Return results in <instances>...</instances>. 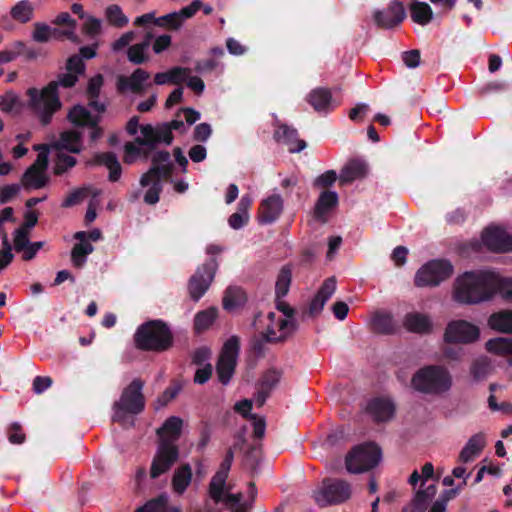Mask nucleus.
Returning a JSON list of instances; mask_svg holds the SVG:
<instances>
[{
	"mask_svg": "<svg viewBox=\"0 0 512 512\" xmlns=\"http://www.w3.org/2000/svg\"><path fill=\"white\" fill-rule=\"evenodd\" d=\"M2 245H3V248H2V250H0V269L7 267L14 258L13 254H12V247L9 243V240H8V237L6 234L3 235Z\"/></svg>",
	"mask_w": 512,
	"mask_h": 512,
	"instance_id": "obj_60",
	"label": "nucleus"
},
{
	"mask_svg": "<svg viewBox=\"0 0 512 512\" xmlns=\"http://www.w3.org/2000/svg\"><path fill=\"white\" fill-rule=\"evenodd\" d=\"M335 291H336L335 278L326 279L309 304L310 314L318 315L323 310L326 302L333 296Z\"/></svg>",
	"mask_w": 512,
	"mask_h": 512,
	"instance_id": "obj_24",
	"label": "nucleus"
},
{
	"mask_svg": "<svg viewBox=\"0 0 512 512\" xmlns=\"http://www.w3.org/2000/svg\"><path fill=\"white\" fill-rule=\"evenodd\" d=\"M25 96L27 114L37 119L42 126L49 125L62 107L55 82L41 88L30 87L25 91Z\"/></svg>",
	"mask_w": 512,
	"mask_h": 512,
	"instance_id": "obj_3",
	"label": "nucleus"
},
{
	"mask_svg": "<svg viewBox=\"0 0 512 512\" xmlns=\"http://www.w3.org/2000/svg\"><path fill=\"white\" fill-rule=\"evenodd\" d=\"M453 273V266L446 260H431L422 265L415 274L417 287H435L447 280Z\"/></svg>",
	"mask_w": 512,
	"mask_h": 512,
	"instance_id": "obj_10",
	"label": "nucleus"
},
{
	"mask_svg": "<svg viewBox=\"0 0 512 512\" xmlns=\"http://www.w3.org/2000/svg\"><path fill=\"white\" fill-rule=\"evenodd\" d=\"M0 109L14 116H22L26 112V96L21 99L15 92L8 91L0 98Z\"/></svg>",
	"mask_w": 512,
	"mask_h": 512,
	"instance_id": "obj_30",
	"label": "nucleus"
},
{
	"mask_svg": "<svg viewBox=\"0 0 512 512\" xmlns=\"http://www.w3.org/2000/svg\"><path fill=\"white\" fill-rule=\"evenodd\" d=\"M275 138L285 144L291 153L300 152L306 147L305 141L298 139L297 131L286 125H282L276 130Z\"/></svg>",
	"mask_w": 512,
	"mask_h": 512,
	"instance_id": "obj_27",
	"label": "nucleus"
},
{
	"mask_svg": "<svg viewBox=\"0 0 512 512\" xmlns=\"http://www.w3.org/2000/svg\"><path fill=\"white\" fill-rule=\"evenodd\" d=\"M367 410L376 421H388L393 417L395 408L389 399H373Z\"/></svg>",
	"mask_w": 512,
	"mask_h": 512,
	"instance_id": "obj_34",
	"label": "nucleus"
},
{
	"mask_svg": "<svg viewBox=\"0 0 512 512\" xmlns=\"http://www.w3.org/2000/svg\"><path fill=\"white\" fill-rule=\"evenodd\" d=\"M54 23L57 24V25H66V26H68L69 29L66 30V31H63L62 35L67 37L68 39H70L72 41H77V35L75 33L76 22L71 18L69 13L63 12V13L59 14L55 18Z\"/></svg>",
	"mask_w": 512,
	"mask_h": 512,
	"instance_id": "obj_55",
	"label": "nucleus"
},
{
	"mask_svg": "<svg viewBox=\"0 0 512 512\" xmlns=\"http://www.w3.org/2000/svg\"><path fill=\"white\" fill-rule=\"evenodd\" d=\"M496 283L493 285V297L499 294L502 298L512 302V277H502L494 271Z\"/></svg>",
	"mask_w": 512,
	"mask_h": 512,
	"instance_id": "obj_48",
	"label": "nucleus"
},
{
	"mask_svg": "<svg viewBox=\"0 0 512 512\" xmlns=\"http://www.w3.org/2000/svg\"><path fill=\"white\" fill-rule=\"evenodd\" d=\"M90 194L93 195V198H96L97 196L100 195V192L95 190V189H91V188H84V189L75 191V192L71 193L66 198V200L63 203V205L64 206H72V205L78 203L81 199L87 197Z\"/></svg>",
	"mask_w": 512,
	"mask_h": 512,
	"instance_id": "obj_59",
	"label": "nucleus"
},
{
	"mask_svg": "<svg viewBox=\"0 0 512 512\" xmlns=\"http://www.w3.org/2000/svg\"><path fill=\"white\" fill-rule=\"evenodd\" d=\"M410 15L414 22L426 25L432 20L433 11L427 2L411 0Z\"/></svg>",
	"mask_w": 512,
	"mask_h": 512,
	"instance_id": "obj_42",
	"label": "nucleus"
},
{
	"mask_svg": "<svg viewBox=\"0 0 512 512\" xmlns=\"http://www.w3.org/2000/svg\"><path fill=\"white\" fill-rule=\"evenodd\" d=\"M149 150L150 149L136 141L126 143L124 147V161L131 164L137 159L146 156Z\"/></svg>",
	"mask_w": 512,
	"mask_h": 512,
	"instance_id": "obj_51",
	"label": "nucleus"
},
{
	"mask_svg": "<svg viewBox=\"0 0 512 512\" xmlns=\"http://www.w3.org/2000/svg\"><path fill=\"white\" fill-rule=\"evenodd\" d=\"M457 491H445L437 500H435L428 512H445L450 498L455 496Z\"/></svg>",
	"mask_w": 512,
	"mask_h": 512,
	"instance_id": "obj_63",
	"label": "nucleus"
},
{
	"mask_svg": "<svg viewBox=\"0 0 512 512\" xmlns=\"http://www.w3.org/2000/svg\"><path fill=\"white\" fill-rule=\"evenodd\" d=\"M89 107L96 114H92L91 111L82 105H76L70 110L68 118L75 126L89 128L90 138L94 141L101 135V130L96 124L99 121V115L104 112L105 107L103 104L94 101L90 102Z\"/></svg>",
	"mask_w": 512,
	"mask_h": 512,
	"instance_id": "obj_12",
	"label": "nucleus"
},
{
	"mask_svg": "<svg viewBox=\"0 0 512 512\" xmlns=\"http://www.w3.org/2000/svg\"><path fill=\"white\" fill-rule=\"evenodd\" d=\"M351 496L350 485L343 480L324 482L323 489L315 494V500L321 504H337L346 501Z\"/></svg>",
	"mask_w": 512,
	"mask_h": 512,
	"instance_id": "obj_16",
	"label": "nucleus"
},
{
	"mask_svg": "<svg viewBox=\"0 0 512 512\" xmlns=\"http://www.w3.org/2000/svg\"><path fill=\"white\" fill-rule=\"evenodd\" d=\"M281 372L276 369L268 370L262 378L261 392L257 398L259 405H262L266 399L267 393L272 390L281 380Z\"/></svg>",
	"mask_w": 512,
	"mask_h": 512,
	"instance_id": "obj_45",
	"label": "nucleus"
},
{
	"mask_svg": "<svg viewBox=\"0 0 512 512\" xmlns=\"http://www.w3.org/2000/svg\"><path fill=\"white\" fill-rule=\"evenodd\" d=\"M105 17L110 25L118 28L126 26L129 22L128 17L123 13L121 7L116 4L109 5L105 9Z\"/></svg>",
	"mask_w": 512,
	"mask_h": 512,
	"instance_id": "obj_49",
	"label": "nucleus"
},
{
	"mask_svg": "<svg viewBox=\"0 0 512 512\" xmlns=\"http://www.w3.org/2000/svg\"><path fill=\"white\" fill-rule=\"evenodd\" d=\"M56 34L57 30H53L49 26L44 24H37L35 26L32 37L36 42H48L51 39L55 38Z\"/></svg>",
	"mask_w": 512,
	"mask_h": 512,
	"instance_id": "obj_57",
	"label": "nucleus"
},
{
	"mask_svg": "<svg viewBox=\"0 0 512 512\" xmlns=\"http://www.w3.org/2000/svg\"><path fill=\"white\" fill-rule=\"evenodd\" d=\"M150 78V74L142 69H136L131 76L121 77L119 79V88L122 90H130L134 93H141L146 89V83Z\"/></svg>",
	"mask_w": 512,
	"mask_h": 512,
	"instance_id": "obj_29",
	"label": "nucleus"
},
{
	"mask_svg": "<svg viewBox=\"0 0 512 512\" xmlns=\"http://www.w3.org/2000/svg\"><path fill=\"white\" fill-rule=\"evenodd\" d=\"M178 456L179 452L175 444H159L150 469L151 477L157 478L166 473L177 461Z\"/></svg>",
	"mask_w": 512,
	"mask_h": 512,
	"instance_id": "obj_17",
	"label": "nucleus"
},
{
	"mask_svg": "<svg viewBox=\"0 0 512 512\" xmlns=\"http://www.w3.org/2000/svg\"><path fill=\"white\" fill-rule=\"evenodd\" d=\"M437 494V487L434 484L415 492L411 501L406 504L402 512H425Z\"/></svg>",
	"mask_w": 512,
	"mask_h": 512,
	"instance_id": "obj_23",
	"label": "nucleus"
},
{
	"mask_svg": "<svg viewBox=\"0 0 512 512\" xmlns=\"http://www.w3.org/2000/svg\"><path fill=\"white\" fill-rule=\"evenodd\" d=\"M75 238L80 241L71 252V260L74 266L82 267L86 262L88 254L92 253L93 246L86 240V232L80 231L75 234Z\"/></svg>",
	"mask_w": 512,
	"mask_h": 512,
	"instance_id": "obj_36",
	"label": "nucleus"
},
{
	"mask_svg": "<svg viewBox=\"0 0 512 512\" xmlns=\"http://www.w3.org/2000/svg\"><path fill=\"white\" fill-rule=\"evenodd\" d=\"M102 21L94 16L88 15L83 19L82 30L88 36L94 37L101 32Z\"/></svg>",
	"mask_w": 512,
	"mask_h": 512,
	"instance_id": "obj_56",
	"label": "nucleus"
},
{
	"mask_svg": "<svg viewBox=\"0 0 512 512\" xmlns=\"http://www.w3.org/2000/svg\"><path fill=\"white\" fill-rule=\"evenodd\" d=\"M259 334L267 341H282L291 336L296 330V323L289 313L269 312L259 315L254 321Z\"/></svg>",
	"mask_w": 512,
	"mask_h": 512,
	"instance_id": "obj_5",
	"label": "nucleus"
},
{
	"mask_svg": "<svg viewBox=\"0 0 512 512\" xmlns=\"http://www.w3.org/2000/svg\"><path fill=\"white\" fill-rule=\"evenodd\" d=\"M169 160L170 155L168 152H158L154 156V162L163 163V167L154 166L141 177V186L149 187L144 195V201L147 204L153 205L159 201V193L161 191L160 178L166 173V164L169 163Z\"/></svg>",
	"mask_w": 512,
	"mask_h": 512,
	"instance_id": "obj_11",
	"label": "nucleus"
},
{
	"mask_svg": "<svg viewBox=\"0 0 512 512\" xmlns=\"http://www.w3.org/2000/svg\"><path fill=\"white\" fill-rule=\"evenodd\" d=\"M29 236L30 232L26 228H18L14 232L13 245L17 252L23 250L30 243Z\"/></svg>",
	"mask_w": 512,
	"mask_h": 512,
	"instance_id": "obj_61",
	"label": "nucleus"
},
{
	"mask_svg": "<svg viewBox=\"0 0 512 512\" xmlns=\"http://www.w3.org/2000/svg\"><path fill=\"white\" fill-rule=\"evenodd\" d=\"M491 370H492V367H491L490 362L487 359L482 358V359L477 360L473 364V366L471 368V373H472L474 379L482 380L490 374Z\"/></svg>",
	"mask_w": 512,
	"mask_h": 512,
	"instance_id": "obj_58",
	"label": "nucleus"
},
{
	"mask_svg": "<svg viewBox=\"0 0 512 512\" xmlns=\"http://www.w3.org/2000/svg\"><path fill=\"white\" fill-rule=\"evenodd\" d=\"M40 149L35 163L23 175L22 184L25 187L39 189L47 183L46 167L49 156L54 163L55 174H62L75 166L76 159L68 153H79L82 143L78 132L67 131L61 134L57 142Z\"/></svg>",
	"mask_w": 512,
	"mask_h": 512,
	"instance_id": "obj_1",
	"label": "nucleus"
},
{
	"mask_svg": "<svg viewBox=\"0 0 512 512\" xmlns=\"http://www.w3.org/2000/svg\"><path fill=\"white\" fill-rule=\"evenodd\" d=\"M338 204V195L334 191H324L319 196L315 206V216L322 222L326 221L327 214Z\"/></svg>",
	"mask_w": 512,
	"mask_h": 512,
	"instance_id": "obj_37",
	"label": "nucleus"
},
{
	"mask_svg": "<svg viewBox=\"0 0 512 512\" xmlns=\"http://www.w3.org/2000/svg\"><path fill=\"white\" fill-rule=\"evenodd\" d=\"M239 352L238 340L235 337L228 339L222 349L218 363L217 375L222 384H228L234 374Z\"/></svg>",
	"mask_w": 512,
	"mask_h": 512,
	"instance_id": "obj_15",
	"label": "nucleus"
},
{
	"mask_svg": "<svg viewBox=\"0 0 512 512\" xmlns=\"http://www.w3.org/2000/svg\"><path fill=\"white\" fill-rule=\"evenodd\" d=\"M487 353L502 358L512 366V339L508 337L491 338L485 343Z\"/></svg>",
	"mask_w": 512,
	"mask_h": 512,
	"instance_id": "obj_25",
	"label": "nucleus"
},
{
	"mask_svg": "<svg viewBox=\"0 0 512 512\" xmlns=\"http://www.w3.org/2000/svg\"><path fill=\"white\" fill-rule=\"evenodd\" d=\"M246 302V295L239 287H229L223 297V307L228 311H234L243 306Z\"/></svg>",
	"mask_w": 512,
	"mask_h": 512,
	"instance_id": "obj_44",
	"label": "nucleus"
},
{
	"mask_svg": "<svg viewBox=\"0 0 512 512\" xmlns=\"http://www.w3.org/2000/svg\"><path fill=\"white\" fill-rule=\"evenodd\" d=\"M218 264L215 259H210L201 267H199L194 275L190 278L188 284V290L190 297L195 301H199L200 298L206 293L210 287Z\"/></svg>",
	"mask_w": 512,
	"mask_h": 512,
	"instance_id": "obj_14",
	"label": "nucleus"
},
{
	"mask_svg": "<svg viewBox=\"0 0 512 512\" xmlns=\"http://www.w3.org/2000/svg\"><path fill=\"white\" fill-rule=\"evenodd\" d=\"M382 459L380 448L372 443L355 446L346 456L345 465L349 473L359 474L376 467Z\"/></svg>",
	"mask_w": 512,
	"mask_h": 512,
	"instance_id": "obj_8",
	"label": "nucleus"
},
{
	"mask_svg": "<svg viewBox=\"0 0 512 512\" xmlns=\"http://www.w3.org/2000/svg\"><path fill=\"white\" fill-rule=\"evenodd\" d=\"M136 512H179V510L168 507L167 498L160 497L158 499L149 501Z\"/></svg>",
	"mask_w": 512,
	"mask_h": 512,
	"instance_id": "obj_54",
	"label": "nucleus"
},
{
	"mask_svg": "<svg viewBox=\"0 0 512 512\" xmlns=\"http://www.w3.org/2000/svg\"><path fill=\"white\" fill-rule=\"evenodd\" d=\"M143 383L135 379L123 391L118 402L114 404L112 419L124 423L128 415L140 413L144 408V398L142 395Z\"/></svg>",
	"mask_w": 512,
	"mask_h": 512,
	"instance_id": "obj_9",
	"label": "nucleus"
},
{
	"mask_svg": "<svg viewBox=\"0 0 512 512\" xmlns=\"http://www.w3.org/2000/svg\"><path fill=\"white\" fill-rule=\"evenodd\" d=\"M283 199L279 194H272L264 198L258 210V221L261 224L275 222L283 212Z\"/></svg>",
	"mask_w": 512,
	"mask_h": 512,
	"instance_id": "obj_22",
	"label": "nucleus"
},
{
	"mask_svg": "<svg viewBox=\"0 0 512 512\" xmlns=\"http://www.w3.org/2000/svg\"><path fill=\"white\" fill-rule=\"evenodd\" d=\"M135 141L152 149L157 143L163 142L170 144L173 137L169 135V129L166 126L153 127L150 124L142 125L138 134L135 135Z\"/></svg>",
	"mask_w": 512,
	"mask_h": 512,
	"instance_id": "obj_20",
	"label": "nucleus"
},
{
	"mask_svg": "<svg viewBox=\"0 0 512 512\" xmlns=\"http://www.w3.org/2000/svg\"><path fill=\"white\" fill-rule=\"evenodd\" d=\"M183 421L176 416L168 418L163 425L157 430L160 439L159 444H174L180 437Z\"/></svg>",
	"mask_w": 512,
	"mask_h": 512,
	"instance_id": "obj_26",
	"label": "nucleus"
},
{
	"mask_svg": "<svg viewBox=\"0 0 512 512\" xmlns=\"http://www.w3.org/2000/svg\"><path fill=\"white\" fill-rule=\"evenodd\" d=\"M192 480V469L185 464L177 468L172 477V489L175 493L182 495L189 487Z\"/></svg>",
	"mask_w": 512,
	"mask_h": 512,
	"instance_id": "obj_41",
	"label": "nucleus"
},
{
	"mask_svg": "<svg viewBox=\"0 0 512 512\" xmlns=\"http://www.w3.org/2000/svg\"><path fill=\"white\" fill-rule=\"evenodd\" d=\"M443 337L446 343L470 344L480 338V329L466 320H452L447 324Z\"/></svg>",
	"mask_w": 512,
	"mask_h": 512,
	"instance_id": "obj_13",
	"label": "nucleus"
},
{
	"mask_svg": "<svg viewBox=\"0 0 512 512\" xmlns=\"http://www.w3.org/2000/svg\"><path fill=\"white\" fill-rule=\"evenodd\" d=\"M201 6V0H194L190 5L182 8L181 10L167 14L166 19L168 28L175 30L179 29L185 20L191 18L198 10H200Z\"/></svg>",
	"mask_w": 512,
	"mask_h": 512,
	"instance_id": "obj_33",
	"label": "nucleus"
},
{
	"mask_svg": "<svg viewBox=\"0 0 512 512\" xmlns=\"http://www.w3.org/2000/svg\"><path fill=\"white\" fill-rule=\"evenodd\" d=\"M183 115L184 119L186 120V124L182 120L176 119L171 121L170 123L163 124L162 126H166L169 129V135L172 136L171 131L177 130L181 133L185 132L188 127L192 124H194L197 120L200 119V113L192 108H185L182 109L178 113V117Z\"/></svg>",
	"mask_w": 512,
	"mask_h": 512,
	"instance_id": "obj_40",
	"label": "nucleus"
},
{
	"mask_svg": "<svg viewBox=\"0 0 512 512\" xmlns=\"http://www.w3.org/2000/svg\"><path fill=\"white\" fill-rule=\"evenodd\" d=\"M33 14V7L28 0L18 2L11 9V16L13 19L20 22H27L31 19Z\"/></svg>",
	"mask_w": 512,
	"mask_h": 512,
	"instance_id": "obj_53",
	"label": "nucleus"
},
{
	"mask_svg": "<svg viewBox=\"0 0 512 512\" xmlns=\"http://www.w3.org/2000/svg\"><path fill=\"white\" fill-rule=\"evenodd\" d=\"M368 173V166L362 160H351L341 170L339 179L341 183H350L364 178Z\"/></svg>",
	"mask_w": 512,
	"mask_h": 512,
	"instance_id": "obj_32",
	"label": "nucleus"
},
{
	"mask_svg": "<svg viewBox=\"0 0 512 512\" xmlns=\"http://www.w3.org/2000/svg\"><path fill=\"white\" fill-rule=\"evenodd\" d=\"M457 491H445L437 500H435L428 512H445L450 498L455 496Z\"/></svg>",
	"mask_w": 512,
	"mask_h": 512,
	"instance_id": "obj_62",
	"label": "nucleus"
},
{
	"mask_svg": "<svg viewBox=\"0 0 512 512\" xmlns=\"http://www.w3.org/2000/svg\"><path fill=\"white\" fill-rule=\"evenodd\" d=\"M494 271H468L458 275L452 286V299L461 305H474L493 298Z\"/></svg>",
	"mask_w": 512,
	"mask_h": 512,
	"instance_id": "obj_2",
	"label": "nucleus"
},
{
	"mask_svg": "<svg viewBox=\"0 0 512 512\" xmlns=\"http://www.w3.org/2000/svg\"><path fill=\"white\" fill-rule=\"evenodd\" d=\"M187 69L175 67L167 72L157 73L155 75V83L164 85L167 83L179 84L186 79Z\"/></svg>",
	"mask_w": 512,
	"mask_h": 512,
	"instance_id": "obj_47",
	"label": "nucleus"
},
{
	"mask_svg": "<svg viewBox=\"0 0 512 512\" xmlns=\"http://www.w3.org/2000/svg\"><path fill=\"white\" fill-rule=\"evenodd\" d=\"M96 163L106 166L109 170V180L117 181L121 176V166L117 157L112 153H103L96 156Z\"/></svg>",
	"mask_w": 512,
	"mask_h": 512,
	"instance_id": "obj_46",
	"label": "nucleus"
},
{
	"mask_svg": "<svg viewBox=\"0 0 512 512\" xmlns=\"http://www.w3.org/2000/svg\"><path fill=\"white\" fill-rule=\"evenodd\" d=\"M252 204V198L250 195H243L237 205V211L233 213L229 219L228 224L234 230L243 228L249 221V209Z\"/></svg>",
	"mask_w": 512,
	"mask_h": 512,
	"instance_id": "obj_31",
	"label": "nucleus"
},
{
	"mask_svg": "<svg viewBox=\"0 0 512 512\" xmlns=\"http://www.w3.org/2000/svg\"><path fill=\"white\" fill-rule=\"evenodd\" d=\"M232 461L233 453L228 452L222 461L219 470L210 481L209 500L205 502L203 510L198 512H221L217 508L219 503H223L229 509H233L240 505L241 494L230 493V489L226 483Z\"/></svg>",
	"mask_w": 512,
	"mask_h": 512,
	"instance_id": "obj_4",
	"label": "nucleus"
},
{
	"mask_svg": "<svg viewBox=\"0 0 512 512\" xmlns=\"http://www.w3.org/2000/svg\"><path fill=\"white\" fill-rule=\"evenodd\" d=\"M405 9L401 3L392 1L390 5L374 13L375 23L385 29L393 28L405 18Z\"/></svg>",
	"mask_w": 512,
	"mask_h": 512,
	"instance_id": "obj_21",
	"label": "nucleus"
},
{
	"mask_svg": "<svg viewBox=\"0 0 512 512\" xmlns=\"http://www.w3.org/2000/svg\"><path fill=\"white\" fill-rule=\"evenodd\" d=\"M20 191V186L17 184H10L0 187V202L6 203L13 199Z\"/></svg>",
	"mask_w": 512,
	"mask_h": 512,
	"instance_id": "obj_64",
	"label": "nucleus"
},
{
	"mask_svg": "<svg viewBox=\"0 0 512 512\" xmlns=\"http://www.w3.org/2000/svg\"><path fill=\"white\" fill-rule=\"evenodd\" d=\"M481 239L482 243L491 251H512V236L500 227H487L482 233Z\"/></svg>",
	"mask_w": 512,
	"mask_h": 512,
	"instance_id": "obj_19",
	"label": "nucleus"
},
{
	"mask_svg": "<svg viewBox=\"0 0 512 512\" xmlns=\"http://www.w3.org/2000/svg\"><path fill=\"white\" fill-rule=\"evenodd\" d=\"M488 326L500 333H512V311L503 310L493 313L488 318Z\"/></svg>",
	"mask_w": 512,
	"mask_h": 512,
	"instance_id": "obj_39",
	"label": "nucleus"
},
{
	"mask_svg": "<svg viewBox=\"0 0 512 512\" xmlns=\"http://www.w3.org/2000/svg\"><path fill=\"white\" fill-rule=\"evenodd\" d=\"M401 327L407 332L425 335L433 331L434 324L428 313L411 310L402 317Z\"/></svg>",
	"mask_w": 512,
	"mask_h": 512,
	"instance_id": "obj_18",
	"label": "nucleus"
},
{
	"mask_svg": "<svg viewBox=\"0 0 512 512\" xmlns=\"http://www.w3.org/2000/svg\"><path fill=\"white\" fill-rule=\"evenodd\" d=\"M452 386L449 371L442 366H425L419 369L411 379V387L421 393L439 395Z\"/></svg>",
	"mask_w": 512,
	"mask_h": 512,
	"instance_id": "obj_6",
	"label": "nucleus"
},
{
	"mask_svg": "<svg viewBox=\"0 0 512 512\" xmlns=\"http://www.w3.org/2000/svg\"><path fill=\"white\" fill-rule=\"evenodd\" d=\"M292 273L290 268L283 267L277 277L275 291L278 298L287 295L291 284Z\"/></svg>",
	"mask_w": 512,
	"mask_h": 512,
	"instance_id": "obj_52",
	"label": "nucleus"
},
{
	"mask_svg": "<svg viewBox=\"0 0 512 512\" xmlns=\"http://www.w3.org/2000/svg\"><path fill=\"white\" fill-rule=\"evenodd\" d=\"M485 444L486 438L483 433L473 435L461 450L460 461L464 463L473 461L483 450Z\"/></svg>",
	"mask_w": 512,
	"mask_h": 512,
	"instance_id": "obj_35",
	"label": "nucleus"
},
{
	"mask_svg": "<svg viewBox=\"0 0 512 512\" xmlns=\"http://www.w3.org/2000/svg\"><path fill=\"white\" fill-rule=\"evenodd\" d=\"M217 313L218 311L214 307L198 312L194 319L195 329L198 332L208 329L217 318Z\"/></svg>",
	"mask_w": 512,
	"mask_h": 512,
	"instance_id": "obj_50",
	"label": "nucleus"
},
{
	"mask_svg": "<svg viewBox=\"0 0 512 512\" xmlns=\"http://www.w3.org/2000/svg\"><path fill=\"white\" fill-rule=\"evenodd\" d=\"M372 326L376 332L382 334H393L402 328L390 313L376 314L372 319Z\"/></svg>",
	"mask_w": 512,
	"mask_h": 512,
	"instance_id": "obj_38",
	"label": "nucleus"
},
{
	"mask_svg": "<svg viewBox=\"0 0 512 512\" xmlns=\"http://www.w3.org/2000/svg\"><path fill=\"white\" fill-rule=\"evenodd\" d=\"M307 100L317 112H328L337 106L330 91L324 88L312 90Z\"/></svg>",
	"mask_w": 512,
	"mask_h": 512,
	"instance_id": "obj_28",
	"label": "nucleus"
},
{
	"mask_svg": "<svg viewBox=\"0 0 512 512\" xmlns=\"http://www.w3.org/2000/svg\"><path fill=\"white\" fill-rule=\"evenodd\" d=\"M135 343L143 350L164 351L172 345V335L163 322L149 321L137 329Z\"/></svg>",
	"mask_w": 512,
	"mask_h": 512,
	"instance_id": "obj_7",
	"label": "nucleus"
},
{
	"mask_svg": "<svg viewBox=\"0 0 512 512\" xmlns=\"http://www.w3.org/2000/svg\"><path fill=\"white\" fill-rule=\"evenodd\" d=\"M152 35L148 33L143 42L134 44L127 51L128 60L134 64H141L148 60V49L151 45Z\"/></svg>",
	"mask_w": 512,
	"mask_h": 512,
	"instance_id": "obj_43",
	"label": "nucleus"
}]
</instances>
